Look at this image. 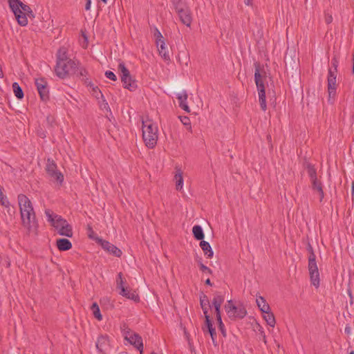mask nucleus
I'll use <instances>...</instances> for the list:
<instances>
[{"label": "nucleus", "mask_w": 354, "mask_h": 354, "mask_svg": "<svg viewBox=\"0 0 354 354\" xmlns=\"http://www.w3.org/2000/svg\"><path fill=\"white\" fill-rule=\"evenodd\" d=\"M17 200L21 225L26 234L32 236H37L39 223L30 200L23 194L18 195Z\"/></svg>", "instance_id": "nucleus-1"}, {"label": "nucleus", "mask_w": 354, "mask_h": 354, "mask_svg": "<svg viewBox=\"0 0 354 354\" xmlns=\"http://www.w3.org/2000/svg\"><path fill=\"white\" fill-rule=\"evenodd\" d=\"M8 1L19 25L26 26L28 23V18L34 17L31 8L20 0H8Z\"/></svg>", "instance_id": "nucleus-2"}, {"label": "nucleus", "mask_w": 354, "mask_h": 354, "mask_svg": "<svg viewBox=\"0 0 354 354\" xmlns=\"http://www.w3.org/2000/svg\"><path fill=\"white\" fill-rule=\"evenodd\" d=\"M47 221L55 229L57 233L61 236L67 237L73 236V229L68 221L61 216L53 213L50 209L45 211Z\"/></svg>", "instance_id": "nucleus-3"}, {"label": "nucleus", "mask_w": 354, "mask_h": 354, "mask_svg": "<svg viewBox=\"0 0 354 354\" xmlns=\"http://www.w3.org/2000/svg\"><path fill=\"white\" fill-rule=\"evenodd\" d=\"M142 130L145 145L150 149L155 147L158 138V129L156 124L149 119L142 120Z\"/></svg>", "instance_id": "nucleus-4"}, {"label": "nucleus", "mask_w": 354, "mask_h": 354, "mask_svg": "<svg viewBox=\"0 0 354 354\" xmlns=\"http://www.w3.org/2000/svg\"><path fill=\"white\" fill-rule=\"evenodd\" d=\"M77 62L68 59L66 62L57 61L55 67V73L57 77L64 79L70 76H73L77 69Z\"/></svg>", "instance_id": "nucleus-5"}, {"label": "nucleus", "mask_w": 354, "mask_h": 354, "mask_svg": "<svg viewBox=\"0 0 354 354\" xmlns=\"http://www.w3.org/2000/svg\"><path fill=\"white\" fill-rule=\"evenodd\" d=\"M122 334L125 341L136 348L140 351V354H142L143 343L141 336L125 325L122 328Z\"/></svg>", "instance_id": "nucleus-6"}, {"label": "nucleus", "mask_w": 354, "mask_h": 354, "mask_svg": "<svg viewBox=\"0 0 354 354\" xmlns=\"http://www.w3.org/2000/svg\"><path fill=\"white\" fill-rule=\"evenodd\" d=\"M173 3L175 6L176 11L177 12L181 22L187 27H190L192 22V17L190 9L180 0H173Z\"/></svg>", "instance_id": "nucleus-7"}, {"label": "nucleus", "mask_w": 354, "mask_h": 354, "mask_svg": "<svg viewBox=\"0 0 354 354\" xmlns=\"http://www.w3.org/2000/svg\"><path fill=\"white\" fill-rule=\"evenodd\" d=\"M224 308L227 316L232 319L243 318L247 314L243 305L235 306L232 300H228Z\"/></svg>", "instance_id": "nucleus-8"}, {"label": "nucleus", "mask_w": 354, "mask_h": 354, "mask_svg": "<svg viewBox=\"0 0 354 354\" xmlns=\"http://www.w3.org/2000/svg\"><path fill=\"white\" fill-rule=\"evenodd\" d=\"M308 268L311 284L313 285L315 288H318L319 286L320 282L319 272L316 262L315 254L313 251L308 257Z\"/></svg>", "instance_id": "nucleus-9"}, {"label": "nucleus", "mask_w": 354, "mask_h": 354, "mask_svg": "<svg viewBox=\"0 0 354 354\" xmlns=\"http://www.w3.org/2000/svg\"><path fill=\"white\" fill-rule=\"evenodd\" d=\"M118 68L121 73V80L124 87L131 91H135L137 88L136 82L131 76L129 70L126 68L124 63H120Z\"/></svg>", "instance_id": "nucleus-10"}, {"label": "nucleus", "mask_w": 354, "mask_h": 354, "mask_svg": "<svg viewBox=\"0 0 354 354\" xmlns=\"http://www.w3.org/2000/svg\"><path fill=\"white\" fill-rule=\"evenodd\" d=\"M254 80L257 87L258 91V96H259V102L261 106V109L263 111H266L267 109V104L266 100V92H265V86L262 82L261 75L259 73V69H256L254 73Z\"/></svg>", "instance_id": "nucleus-11"}, {"label": "nucleus", "mask_w": 354, "mask_h": 354, "mask_svg": "<svg viewBox=\"0 0 354 354\" xmlns=\"http://www.w3.org/2000/svg\"><path fill=\"white\" fill-rule=\"evenodd\" d=\"M328 82V102L333 103L337 91V73L335 71H332V68L328 69L327 77Z\"/></svg>", "instance_id": "nucleus-12"}, {"label": "nucleus", "mask_w": 354, "mask_h": 354, "mask_svg": "<svg viewBox=\"0 0 354 354\" xmlns=\"http://www.w3.org/2000/svg\"><path fill=\"white\" fill-rule=\"evenodd\" d=\"M46 171L51 180L57 181L59 185L63 183L64 176L59 170H57V165L53 160H50V159L48 160L46 166Z\"/></svg>", "instance_id": "nucleus-13"}, {"label": "nucleus", "mask_w": 354, "mask_h": 354, "mask_svg": "<svg viewBox=\"0 0 354 354\" xmlns=\"http://www.w3.org/2000/svg\"><path fill=\"white\" fill-rule=\"evenodd\" d=\"M35 85L42 100L48 98V88L46 80L43 77L35 78Z\"/></svg>", "instance_id": "nucleus-14"}, {"label": "nucleus", "mask_w": 354, "mask_h": 354, "mask_svg": "<svg viewBox=\"0 0 354 354\" xmlns=\"http://www.w3.org/2000/svg\"><path fill=\"white\" fill-rule=\"evenodd\" d=\"M100 242L101 243V245L103 248V249L109 252L114 256L120 257L122 255V251L114 245L110 243L109 241L100 239Z\"/></svg>", "instance_id": "nucleus-15"}, {"label": "nucleus", "mask_w": 354, "mask_h": 354, "mask_svg": "<svg viewBox=\"0 0 354 354\" xmlns=\"http://www.w3.org/2000/svg\"><path fill=\"white\" fill-rule=\"evenodd\" d=\"M176 97L178 100L179 106L187 113H189L190 109L187 102L188 97L187 92L185 91H183L182 92L177 93Z\"/></svg>", "instance_id": "nucleus-16"}, {"label": "nucleus", "mask_w": 354, "mask_h": 354, "mask_svg": "<svg viewBox=\"0 0 354 354\" xmlns=\"http://www.w3.org/2000/svg\"><path fill=\"white\" fill-rule=\"evenodd\" d=\"M174 180L176 185V189L180 192H183L184 180L183 177V171L180 169H176Z\"/></svg>", "instance_id": "nucleus-17"}, {"label": "nucleus", "mask_w": 354, "mask_h": 354, "mask_svg": "<svg viewBox=\"0 0 354 354\" xmlns=\"http://www.w3.org/2000/svg\"><path fill=\"white\" fill-rule=\"evenodd\" d=\"M127 286L126 279L122 277V274L120 272L116 278V287L119 290L120 295H127L125 292V288Z\"/></svg>", "instance_id": "nucleus-18"}, {"label": "nucleus", "mask_w": 354, "mask_h": 354, "mask_svg": "<svg viewBox=\"0 0 354 354\" xmlns=\"http://www.w3.org/2000/svg\"><path fill=\"white\" fill-rule=\"evenodd\" d=\"M156 44V46H157L159 55L165 60H166V61L169 60L170 57H169V52H168L167 48L166 46L165 40L160 41L159 42L157 41Z\"/></svg>", "instance_id": "nucleus-19"}, {"label": "nucleus", "mask_w": 354, "mask_h": 354, "mask_svg": "<svg viewBox=\"0 0 354 354\" xmlns=\"http://www.w3.org/2000/svg\"><path fill=\"white\" fill-rule=\"evenodd\" d=\"M256 304L262 313H268L270 310L269 304L267 303L266 299L262 296H257Z\"/></svg>", "instance_id": "nucleus-20"}, {"label": "nucleus", "mask_w": 354, "mask_h": 354, "mask_svg": "<svg viewBox=\"0 0 354 354\" xmlns=\"http://www.w3.org/2000/svg\"><path fill=\"white\" fill-rule=\"evenodd\" d=\"M200 304L203 310L205 319L207 317H210L208 314L209 308H210L209 301L205 295H203L200 297Z\"/></svg>", "instance_id": "nucleus-21"}, {"label": "nucleus", "mask_w": 354, "mask_h": 354, "mask_svg": "<svg viewBox=\"0 0 354 354\" xmlns=\"http://www.w3.org/2000/svg\"><path fill=\"white\" fill-rule=\"evenodd\" d=\"M56 245L57 248L61 251H66L72 248V243L66 239H57Z\"/></svg>", "instance_id": "nucleus-22"}, {"label": "nucleus", "mask_w": 354, "mask_h": 354, "mask_svg": "<svg viewBox=\"0 0 354 354\" xmlns=\"http://www.w3.org/2000/svg\"><path fill=\"white\" fill-rule=\"evenodd\" d=\"M311 183L313 190L317 193L319 199L322 201L324 196L322 183L318 180V179L312 180Z\"/></svg>", "instance_id": "nucleus-23"}, {"label": "nucleus", "mask_w": 354, "mask_h": 354, "mask_svg": "<svg viewBox=\"0 0 354 354\" xmlns=\"http://www.w3.org/2000/svg\"><path fill=\"white\" fill-rule=\"evenodd\" d=\"M205 328H207L208 333H209L211 338L212 339V342L214 343L215 338L216 336L215 328L213 327L210 317H207V319H205V326L203 328V330H205Z\"/></svg>", "instance_id": "nucleus-24"}, {"label": "nucleus", "mask_w": 354, "mask_h": 354, "mask_svg": "<svg viewBox=\"0 0 354 354\" xmlns=\"http://www.w3.org/2000/svg\"><path fill=\"white\" fill-rule=\"evenodd\" d=\"M200 247L204 252L205 255H206L208 258H212L213 257L214 252L210 244L207 241L202 240L200 243Z\"/></svg>", "instance_id": "nucleus-25"}, {"label": "nucleus", "mask_w": 354, "mask_h": 354, "mask_svg": "<svg viewBox=\"0 0 354 354\" xmlns=\"http://www.w3.org/2000/svg\"><path fill=\"white\" fill-rule=\"evenodd\" d=\"M127 295H122V297H126L127 299L133 300L136 302L139 301V296L136 293V292L131 288H130L128 286L125 288V292Z\"/></svg>", "instance_id": "nucleus-26"}, {"label": "nucleus", "mask_w": 354, "mask_h": 354, "mask_svg": "<svg viewBox=\"0 0 354 354\" xmlns=\"http://www.w3.org/2000/svg\"><path fill=\"white\" fill-rule=\"evenodd\" d=\"M192 232L196 240L202 241L204 239L203 230L200 225H194L192 228Z\"/></svg>", "instance_id": "nucleus-27"}, {"label": "nucleus", "mask_w": 354, "mask_h": 354, "mask_svg": "<svg viewBox=\"0 0 354 354\" xmlns=\"http://www.w3.org/2000/svg\"><path fill=\"white\" fill-rule=\"evenodd\" d=\"M263 314V319L266 322L267 324L271 327H274L276 324V320L273 313L270 310H268V313H264Z\"/></svg>", "instance_id": "nucleus-28"}, {"label": "nucleus", "mask_w": 354, "mask_h": 354, "mask_svg": "<svg viewBox=\"0 0 354 354\" xmlns=\"http://www.w3.org/2000/svg\"><path fill=\"white\" fill-rule=\"evenodd\" d=\"M12 89L17 98L22 99L24 97V92L17 82H14L12 84Z\"/></svg>", "instance_id": "nucleus-29"}, {"label": "nucleus", "mask_w": 354, "mask_h": 354, "mask_svg": "<svg viewBox=\"0 0 354 354\" xmlns=\"http://www.w3.org/2000/svg\"><path fill=\"white\" fill-rule=\"evenodd\" d=\"M77 71L75 73H74V75L73 76H77V77H84L87 75L86 70L78 62H77Z\"/></svg>", "instance_id": "nucleus-30"}, {"label": "nucleus", "mask_w": 354, "mask_h": 354, "mask_svg": "<svg viewBox=\"0 0 354 354\" xmlns=\"http://www.w3.org/2000/svg\"><path fill=\"white\" fill-rule=\"evenodd\" d=\"M91 310L94 317L99 321L102 319V316L100 313L99 306L97 303H93L91 306Z\"/></svg>", "instance_id": "nucleus-31"}, {"label": "nucleus", "mask_w": 354, "mask_h": 354, "mask_svg": "<svg viewBox=\"0 0 354 354\" xmlns=\"http://www.w3.org/2000/svg\"><path fill=\"white\" fill-rule=\"evenodd\" d=\"M67 59V50L66 48L62 47L57 52V61L66 62Z\"/></svg>", "instance_id": "nucleus-32"}, {"label": "nucleus", "mask_w": 354, "mask_h": 354, "mask_svg": "<svg viewBox=\"0 0 354 354\" xmlns=\"http://www.w3.org/2000/svg\"><path fill=\"white\" fill-rule=\"evenodd\" d=\"M224 301V297L221 294H216L212 301L213 306H221Z\"/></svg>", "instance_id": "nucleus-33"}, {"label": "nucleus", "mask_w": 354, "mask_h": 354, "mask_svg": "<svg viewBox=\"0 0 354 354\" xmlns=\"http://www.w3.org/2000/svg\"><path fill=\"white\" fill-rule=\"evenodd\" d=\"M3 187H0V203L1 205L8 207L10 206V203L6 197L3 193Z\"/></svg>", "instance_id": "nucleus-34"}, {"label": "nucleus", "mask_w": 354, "mask_h": 354, "mask_svg": "<svg viewBox=\"0 0 354 354\" xmlns=\"http://www.w3.org/2000/svg\"><path fill=\"white\" fill-rule=\"evenodd\" d=\"M307 169L308 176H310V181L315 180L316 179H317L316 176V170L314 168V167L308 165Z\"/></svg>", "instance_id": "nucleus-35"}, {"label": "nucleus", "mask_w": 354, "mask_h": 354, "mask_svg": "<svg viewBox=\"0 0 354 354\" xmlns=\"http://www.w3.org/2000/svg\"><path fill=\"white\" fill-rule=\"evenodd\" d=\"M153 37L156 39V43L157 41H164V38H163V36L162 35L161 32H160V30L156 28V27H154L153 28Z\"/></svg>", "instance_id": "nucleus-36"}, {"label": "nucleus", "mask_w": 354, "mask_h": 354, "mask_svg": "<svg viewBox=\"0 0 354 354\" xmlns=\"http://www.w3.org/2000/svg\"><path fill=\"white\" fill-rule=\"evenodd\" d=\"M180 120L181 122L183 124V125L186 126L189 130H191V129H192L191 122H190V120L188 117L181 116V117H180Z\"/></svg>", "instance_id": "nucleus-37"}, {"label": "nucleus", "mask_w": 354, "mask_h": 354, "mask_svg": "<svg viewBox=\"0 0 354 354\" xmlns=\"http://www.w3.org/2000/svg\"><path fill=\"white\" fill-rule=\"evenodd\" d=\"M338 64L339 61L337 57H333L331 59V67L330 68H332V71H335V73H337Z\"/></svg>", "instance_id": "nucleus-38"}, {"label": "nucleus", "mask_w": 354, "mask_h": 354, "mask_svg": "<svg viewBox=\"0 0 354 354\" xmlns=\"http://www.w3.org/2000/svg\"><path fill=\"white\" fill-rule=\"evenodd\" d=\"M105 76L106 78L113 81H115L117 80L116 75L111 71H106Z\"/></svg>", "instance_id": "nucleus-39"}, {"label": "nucleus", "mask_w": 354, "mask_h": 354, "mask_svg": "<svg viewBox=\"0 0 354 354\" xmlns=\"http://www.w3.org/2000/svg\"><path fill=\"white\" fill-rule=\"evenodd\" d=\"M200 269L205 273L211 274L212 270L207 267L206 266L203 265L201 262L199 263Z\"/></svg>", "instance_id": "nucleus-40"}, {"label": "nucleus", "mask_w": 354, "mask_h": 354, "mask_svg": "<svg viewBox=\"0 0 354 354\" xmlns=\"http://www.w3.org/2000/svg\"><path fill=\"white\" fill-rule=\"evenodd\" d=\"M216 319H217L219 328H220L222 333L225 335L224 324H223V323L222 322L221 316V317H217Z\"/></svg>", "instance_id": "nucleus-41"}, {"label": "nucleus", "mask_w": 354, "mask_h": 354, "mask_svg": "<svg viewBox=\"0 0 354 354\" xmlns=\"http://www.w3.org/2000/svg\"><path fill=\"white\" fill-rule=\"evenodd\" d=\"M88 236L90 239H95V237L94 236V232L93 231L91 227H88Z\"/></svg>", "instance_id": "nucleus-42"}, {"label": "nucleus", "mask_w": 354, "mask_h": 354, "mask_svg": "<svg viewBox=\"0 0 354 354\" xmlns=\"http://www.w3.org/2000/svg\"><path fill=\"white\" fill-rule=\"evenodd\" d=\"M214 308L216 312V317H221V306H214Z\"/></svg>", "instance_id": "nucleus-43"}, {"label": "nucleus", "mask_w": 354, "mask_h": 354, "mask_svg": "<svg viewBox=\"0 0 354 354\" xmlns=\"http://www.w3.org/2000/svg\"><path fill=\"white\" fill-rule=\"evenodd\" d=\"M91 7V0H86V3L85 5V10H90Z\"/></svg>", "instance_id": "nucleus-44"}, {"label": "nucleus", "mask_w": 354, "mask_h": 354, "mask_svg": "<svg viewBox=\"0 0 354 354\" xmlns=\"http://www.w3.org/2000/svg\"><path fill=\"white\" fill-rule=\"evenodd\" d=\"M101 106L103 109H109V106L108 103L105 102V100H104V103L101 105Z\"/></svg>", "instance_id": "nucleus-45"}, {"label": "nucleus", "mask_w": 354, "mask_h": 354, "mask_svg": "<svg viewBox=\"0 0 354 354\" xmlns=\"http://www.w3.org/2000/svg\"><path fill=\"white\" fill-rule=\"evenodd\" d=\"M244 3L247 6H252V0H244Z\"/></svg>", "instance_id": "nucleus-46"}, {"label": "nucleus", "mask_w": 354, "mask_h": 354, "mask_svg": "<svg viewBox=\"0 0 354 354\" xmlns=\"http://www.w3.org/2000/svg\"><path fill=\"white\" fill-rule=\"evenodd\" d=\"M205 283L207 284V285H209L211 286L212 283H211V281H210V279H207L206 281H205Z\"/></svg>", "instance_id": "nucleus-47"}, {"label": "nucleus", "mask_w": 354, "mask_h": 354, "mask_svg": "<svg viewBox=\"0 0 354 354\" xmlns=\"http://www.w3.org/2000/svg\"><path fill=\"white\" fill-rule=\"evenodd\" d=\"M353 73H354V54H353Z\"/></svg>", "instance_id": "nucleus-48"}, {"label": "nucleus", "mask_w": 354, "mask_h": 354, "mask_svg": "<svg viewBox=\"0 0 354 354\" xmlns=\"http://www.w3.org/2000/svg\"><path fill=\"white\" fill-rule=\"evenodd\" d=\"M331 20H332V17H330L329 19H327V22L329 23L331 21Z\"/></svg>", "instance_id": "nucleus-49"}, {"label": "nucleus", "mask_w": 354, "mask_h": 354, "mask_svg": "<svg viewBox=\"0 0 354 354\" xmlns=\"http://www.w3.org/2000/svg\"><path fill=\"white\" fill-rule=\"evenodd\" d=\"M345 331L348 333L350 332V330L348 328L346 327Z\"/></svg>", "instance_id": "nucleus-50"}, {"label": "nucleus", "mask_w": 354, "mask_h": 354, "mask_svg": "<svg viewBox=\"0 0 354 354\" xmlns=\"http://www.w3.org/2000/svg\"><path fill=\"white\" fill-rule=\"evenodd\" d=\"M263 341H264V342H265V343L266 342V337H265V336L263 337Z\"/></svg>", "instance_id": "nucleus-51"}, {"label": "nucleus", "mask_w": 354, "mask_h": 354, "mask_svg": "<svg viewBox=\"0 0 354 354\" xmlns=\"http://www.w3.org/2000/svg\"><path fill=\"white\" fill-rule=\"evenodd\" d=\"M350 354H354V352H353V351H351V352L350 353Z\"/></svg>", "instance_id": "nucleus-52"}, {"label": "nucleus", "mask_w": 354, "mask_h": 354, "mask_svg": "<svg viewBox=\"0 0 354 354\" xmlns=\"http://www.w3.org/2000/svg\"><path fill=\"white\" fill-rule=\"evenodd\" d=\"M1 75H2V73H1V72H0V77H1Z\"/></svg>", "instance_id": "nucleus-53"}]
</instances>
